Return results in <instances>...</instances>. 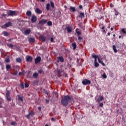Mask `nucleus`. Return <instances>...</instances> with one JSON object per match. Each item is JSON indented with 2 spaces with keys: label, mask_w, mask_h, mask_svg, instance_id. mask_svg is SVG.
<instances>
[{
  "label": "nucleus",
  "mask_w": 126,
  "mask_h": 126,
  "mask_svg": "<svg viewBox=\"0 0 126 126\" xmlns=\"http://www.w3.org/2000/svg\"><path fill=\"white\" fill-rule=\"evenodd\" d=\"M71 100L70 97L68 95L64 96L61 100V103L64 106L67 105L68 102Z\"/></svg>",
  "instance_id": "1"
},
{
  "label": "nucleus",
  "mask_w": 126,
  "mask_h": 126,
  "mask_svg": "<svg viewBox=\"0 0 126 126\" xmlns=\"http://www.w3.org/2000/svg\"><path fill=\"white\" fill-rule=\"evenodd\" d=\"M17 100L19 102V104L20 105H21L23 104L24 102V99H23V96H22L21 95H17Z\"/></svg>",
  "instance_id": "2"
},
{
  "label": "nucleus",
  "mask_w": 126,
  "mask_h": 126,
  "mask_svg": "<svg viewBox=\"0 0 126 126\" xmlns=\"http://www.w3.org/2000/svg\"><path fill=\"white\" fill-rule=\"evenodd\" d=\"M16 13V12H15V11H12V10H9L7 12V14L8 16H14Z\"/></svg>",
  "instance_id": "3"
},
{
  "label": "nucleus",
  "mask_w": 126,
  "mask_h": 126,
  "mask_svg": "<svg viewBox=\"0 0 126 126\" xmlns=\"http://www.w3.org/2000/svg\"><path fill=\"white\" fill-rule=\"evenodd\" d=\"M10 92L7 91L6 93V98L7 101H11V98L10 97Z\"/></svg>",
  "instance_id": "4"
},
{
  "label": "nucleus",
  "mask_w": 126,
  "mask_h": 126,
  "mask_svg": "<svg viewBox=\"0 0 126 126\" xmlns=\"http://www.w3.org/2000/svg\"><path fill=\"white\" fill-rule=\"evenodd\" d=\"M82 83L84 85H87L90 84L91 82L89 80L85 79L82 81Z\"/></svg>",
  "instance_id": "5"
},
{
  "label": "nucleus",
  "mask_w": 126,
  "mask_h": 126,
  "mask_svg": "<svg viewBox=\"0 0 126 126\" xmlns=\"http://www.w3.org/2000/svg\"><path fill=\"white\" fill-rule=\"evenodd\" d=\"M9 26H11V22H8V23L3 25L2 26V28H3V29L7 28V27H9Z\"/></svg>",
  "instance_id": "6"
},
{
  "label": "nucleus",
  "mask_w": 126,
  "mask_h": 126,
  "mask_svg": "<svg viewBox=\"0 0 126 126\" xmlns=\"http://www.w3.org/2000/svg\"><path fill=\"white\" fill-rule=\"evenodd\" d=\"M63 63L64 62V59L63 56H60L57 58V62Z\"/></svg>",
  "instance_id": "7"
},
{
  "label": "nucleus",
  "mask_w": 126,
  "mask_h": 126,
  "mask_svg": "<svg viewBox=\"0 0 126 126\" xmlns=\"http://www.w3.org/2000/svg\"><path fill=\"white\" fill-rule=\"evenodd\" d=\"M41 58L40 57H37L34 60L35 63L37 64L41 62Z\"/></svg>",
  "instance_id": "8"
},
{
  "label": "nucleus",
  "mask_w": 126,
  "mask_h": 126,
  "mask_svg": "<svg viewBox=\"0 0 126 126\" xmlns=\"http://www.w3.org/2000/svg\"><path fill=\"white\" fill-rule=\"evenodd\" d=\"M26 61L28 62H32L33 61V58L31 56H27L26 57Z\"/></svg>",
  "instance_id": "9"
},
{
  "label": "nucleus",
  "mask_w": 126,
  "mask_h": 126,
  "mask_svg": "<svg viewBox=\"0 0 126 126\" xmlns=\"http://www.w3.org/2000/svg\"><path fill=\"white\" fill-rule=\"evenodd\" d=\"M36 21H37V17H36V16L35 15L32 16L31 19L32 22V23H36Z\"/></svg>",
  "instance_id": "10"
},
{
  "label": "nucleus",
  "mask_w": 126,
  "mask_h": 126,
  "mask_svg": "<svg viewBox=\"0 0 126 126\" xmlns=\"http://www.w3.org/2000/svg\"><path fill=\"white\" fill-rule=\"evenodd\" d=\"M57 74H58V76L60 77L61 76H62V73H63V71L62 70L60 69H58L57 71Z\"/></svg>",
  "instance_id": "11"
},
{
  "label": "nucleus",
  "mask_w": 126,
  "mask_h": 126,
  "mask_svg": "<svg viewBox=\"0 0 126 126\" xmlns=\"http://www.w3.org/2000/svg\"><path fill=\"white\" fill-rule=\"evenodd\" d=\"M47 22V20L42 19L39 22V25L45 24Z\"/></svg>",
  "instance_id": "12"
},
{
  "label": "nucleus",
  "mask_w": 126,
  "mask_h": 126,
  "mask_svg": "<svg viewBox=\"0 0 126 126\" xmlns=\"http://www.w3.org/2000/svg\"><path fill=\"white\" fill-rule=\"evenodd\" d=\"M40 39L43 41L45 42L46 38L45 36H43V35H39Z\"/></svg>",
  "instance_id": "13"
},
{
  "label": "nucleus",
  "mask_w": 126,
  "mask_h": 126,
  "mask_svg": "<svg viewBox=\"0 0 126 126\" xmlns=\"http://www.w3.org/2000/svg\"><path fill=\"white\" fill-rule=\"evenodd\" d=\"M29 41L30 43H35V38L34 37H31L29 39Z\"/></svg>",
  "instance_id": "14"
},
{
  "label": "nucleus",
  "mask_w": 126,
  "mask_h": 126,
  "mask_svg": "<svg viewBox=\"0 0 126 126\" xmlns=\"http://www.w3.org/2000/svg\"><path fill=\"white\" fill-rule=\"evenodd\" d=\"M30 32H31V30L28 29L25 31L24 34L26 35H27L30 34Z\"/></svg>",
  "instance_id": "15"
},
{
  "label": "nucleus",
  "mask_w": 126,
  "mask_h": 126,
  "mask_svg": "<svg viewBox=\"0 0 126 126\" xmlns=\"http://www.w3.org/2000/svg\"><path fill=\"white\" fill-rule=\"evenodd\" d=\"M35 12L38 14H42V12L38 8H37L35 10Z\"/></svg>",
  "instance_id": "16"
},
{
  "label": "nucleus",
  "mask_w": 126,
  "mask_h": 126,
  "mask_svg": "<svg viewBox=\"0 0 126 126\" xmlns=\"http://www.w3.org/2000/svg\"><path fill=\"white\" fill-rule=\"evenodd\" d=\"M66 28L67 29V31L68 32L70 33V32H72V29L71 27H67Z\"/></svg>",
  "instance_id": "17"
},
{
  "label": "nucleus",
  "mask_w": 126,
  "mask_h": 126,
  "mask_svg": "<svg viewBox=\"0 0 126 126\" xmlns=\"http://www.w3.org/2000/svg\"><path fill=\"white\" fill-rule=\"evenodd\" d=\"M69 10L70 11H72L73 12H74L76 11L75 8L74 7H72V6H70V7L69 8Z\"/></svg>",
  "instance_id": "18"
},
{
  "label": "nucleus",
  "mask_w": 126,
  "mask_h": 126,
  "mask_svg": "<svg viewBox=\"0 0 126 126\" xmlns=\"http://www.w3.org/2000/svg\"><path fill=\"white\" fill-rule=\"evenodd\" d=\"M78 17L79 18H84L85 17V14H84V13L81 12V13H80V15Z\"/></svg>",
  "instance_id": "19"
},
{
  "label": "nucleus",
  "mask_w": 126,
  "mask_h": 126,
  "mask_svg": "<svg viewBox=\"0 0 126 126\" xmlns=\"http://www.w3.org/2000/svg\"><path fill=\"white\" fill-rule=\"evenodd\" d=\"M2 34H3L4 36H8V35H9V33L7 32L6 31H3L2 32Z\"/></svg>",
  "instance_id": "20"
},
{
  "label": "nucleus",
  "mask_w": 126,
  "mask_h": 126,
  "mask_svg": "<svg viewBox=\"0 0 126 126\" xmlns=\"http://www.w3.org/2000/svg\"><path fill=\"white\" fill-rule=\"evenodd\" d=\"M10 68H11V66H10V65L9 64L6 65V70H7V71H8V70H9Z\"/></svg>",
  "instance_id": "21"
},
{
  "label": "nucleus",
  "mask_w": 126,
  "mask_h": 126,
  "mask_svg": "<svg viewBox=\"0 0 126 126\" xmlns=\"http://www.w3.org/2000/svg\"><path fill=\"white\" fill-rule=\"evenodd\" d=\"M93 57L94 58V63H96L97 62V59L98 58V56L94 55H93Z\"/></svg>",
  "instance_id": "22"
},
{
  "label": "nucleus",
  "mask_w": 126,
  "mask_h": 126,
  "mask_svg": "<svg viewBox=\"0 0 126 126\" xmlns=\"http://www.w3.org/2000/svg\"><path fill=\"white\" fill-rule=\"evenodd\" d=\"M16 62L19 63H22V60H21V58H18L16 59Z\"/></svg>",
  "instance_id": "23"
},
{
  "label": "nucleus",
  "mask_w": 126,
  "mask_h": 126,
  "mask_svg": "<svg viewBox=\"0 0 126 126\" xmlns=\"http://www.w3.org/2000/svg\"><path fill=\"white\" fill-rule=\"evenodd\" d=\"M26 14L28 16L30 17L31 15H32V13L31 11H27Z\"/></svg>",
  "instance_id": "24"
},
{
  "label": "nucleus",
  "mask_w": 126,
  "mask_h": 126,
  "mask_svg": "<svg viewBox=\"0 0 126 126\" xmlns=\"http://www.w3.org/2000/svg\"><path fill=\"white\" fill-rule=\"evenodd\" d=\"M104 99V98L103 96H101L100 98H98L97 99V101L98 102H100L101 101L103 100Z\"/></svg>",
  "instance_id": "25"
},
{
  "label": "nucleus",
  "mask_w": 126,
  "mask_h": 126,
  "mask_svg": "<svg viewBox=\"0 0 126 126\" xmlns=\"http://www.w3.org/2000/svg\"><path fill=\"white\" fill-rule=\"evenodd\" d=\"M72 46L73 47L74 50H75L76 49L77 46L75 43H73L72 44Z\"/></svg>",
  "instance_id": "26"
},
{
  "label": "nucleus",
  "mask_w": 126,
  "mask_h": 126,
  "mask_svg": "<svg viewBox=\"0 0 126 126\" xmlns=\"http://www.w3.org/2000/svg\"><path fill=\"white\" fill-rule=\"evenodd\" d=\"M113 49L115 53H117L118 52V50L116 49V47L115 45L113 46Z\"/></svg>",
  "instance_id": "27"
},
{
  "label": "nucleus",
  "mask_w": 126,
  "mask_h": 126,
  "mask_svg": "<svg viewBox=\"0 0 126 126\" xmlns=\"http://www.w3.org/2000/svg\"><path fill=\"white\" fill-rule=\"evenodd\" d=\"M30 115L32 117H33L34 115H35V112L33 111H31V112H29Z\"/></svg>",
  "instance_id": "28"
},
{
  "label": "nucleus",
  "mask_w": 126,
  "mask_h": 126,
  "mask_svg": "<svg viewBox=\"0 0 126 126\" xmlns=\"http://www.w3.org/2000/svg\"><path fill=\"white\" fill-rule=\"evenodd\" d=\"M50 5L49 3H47V4H46V9H47V10H49V9H50Z\"/></svg>",
  "instance_id": "29"
},
{
  "label": "nucleus",
  "mask_w": 126,
  "mask_h": 126,
  "mask_svg": "<svg viewBox=\"0 0 126 126\" xmlns=\"http://www.w3.org/2000/svg\"><path fill=\"white\" fill-rule=\"evenodd\" d=\"M38 76V74L36 72L34 73L33 75V76L35 78H37Z\"/></svg>",
  "instance_id": "30"
},
{
  "label": "nucleus",
  "mask_w": 126,
  "mask_h": 126,
  "mask_svg": "<svg viewBox=\"0 0 126 126\" xmlns=\"http://www.w3.org/2000/svg\"><path fill=\"white\" fill-rule=\"evenodd\" d=\"M94 66L97 67L99 66V63L97 62H94Z\"/></svg>",
  "instance_id": "31"
},
{
  "label": "nucleus",
  "mask_w": 126,
  "mask_h": 126,
  "mask_svg": "<svg viewBox=\"0 0 126 126\" xmlns=\"http://www.w3.org/2000/svg\"><path fill=\"white\" fill-rule=\"evenodd\" d=\"M25 72V71L23 70L22 72L19 73V75L21 76V75L24 74Z\"/></svg>",
  "instance_id": "32"
},
{
  "label": "nucleus",
  "mask_w": 126,
  "mask_h": 126,
  "mask_svg": "<svg viewBox=\"0 0 126 126\" xmlns=\"http://www.w3.org/2000/svg\"><path fill=\"white\" fill-rule=\"evenodd\" d=\"M50 4L51 7L54 8L55 7L54 4L52 1H50Z\"/></svg>",
  "instance_id": "33"
},
{
  "label": "nucleus",
  "mask_w": 126,
  "mask_h": 126,
  "mask_svg": "<svg viewBox=\"0 0 126 126\" xmlns=\"http://www.w3.org/2000/svg\"><path fill=\"white\" fill-rule=\"evenodd\" d=\"M122 32H123V34H126V31H125V29H123L121 30Z\"/></svg>",
  "instance_id": "34"
},
{
  "label": "nucleus",
  "mask_w": 126,
  "mask_h": 126,
  "mask_svg": "<svg viewBox=\"0 0 126 126\" xmlns=\"http://www.w3.org/2000/svg\"><path fill=\"white\" fill-rule=\"evenodd\" d=\"M47 25H48V26H51L52 25V22H51V21H49V22H48Z\"/></svg>",
  "instance_id": "35"
},
{
  "label": "nucleus",
  "mask_w": 126,
  "mask_h": 126,
  "mask_svg": "<svg viewBox=\"0 0 126 126\" xmlns=\"http://www.w3.org/2000/svg\"><path fill=\"white\" fill-rule=\"evenodd\" d=\"M77 30H78V29H77L76 30V33H77L78 35H81V32H80L79 31H77Z\"/></svg>",
  "instance_id": "36"
},
{
  "label": "nucleus",
  "mask_w": 126,
  "mask_h": 126,
  "mask_svg": "<svg viewBox=\"0 0 126 126\" xmlns=\"http://www.w3.org/2000/svg\"><path fill=\"white\" fill-rule=\"evenodd\" d=\"M20 87L23 89H24V84L22 83L20 84Z\"/></svg>",
  "instance_id": "37"
},
{
  "label": "nucleus",
  "mask_w": 126,
  "mask_h": 126,
  "mask_svg": "<svg viewBox=\"0 0 126 126\" xmlns=\"http://www.w3.org/2000/svg\"><path fill=\"white\" fill-rule=\"evenodd\" d=\"M115 14L116 16H117L119 14V12L117 10H115Z\"/></svg>",
  "instance_id": "38"
},
{
  "label": "nucleus",
  "mask_w": 126,
  "mask_h": 126,
  "mask_svg": "<svg viewBox=\"0 0 126 126\" xmlns=\"http://www.w3.org/2000/svg\"><path fill=\"white\" fill-rule=\"evenodd\" d=\"M8 47H9V48H12L13 47V45L11 44H7Z\"/></svg>",
  "instance_id": "39"
},
{
  "label": "nucleus",
  "mask_w": 126,
  "mask_h": 126,
  "mask_svg": "<svg viewBox=\"0 0 126 126\" xmlns=\"http://www.w3.org/2000/svg\"><path fill=\"white\" fill-rule=\"evenodd\" d=\"M25 88H28L29 87V85H28V84L27 83H25Z\"/></svg>",
  "instance_id": "40"
},
{
  "label": "nucleus",
  "mask_w": 126,
  "mask_h": 126,
  "mask_svg": "<svg viewBox=\"0 0 126 126\" xmlns=\"http://www.w3.org/2000/svg\"><path fill=\"white\" fill-rule=\"evenodd\" d=\"M102 77L105 79L107 78V76L105 73L103 74Z\"/></svg>",
  "instance_id": "41"
},
{
  "label": "nucleus",
  "mask_w": 126,
  "mask_h": 126,
  "mask_svg": "<svg viewBox=\"0 0 126 126\" xmlns=\"http://www.w3.org/2000/svg\"><path fill=\"white\" fill-rule=\"evenodd\" d=\"M5 62L6 63H9V59H8V58L5 59Z\"/></svg>",
  "instance_id": "42"
},
{
  "label": "nucleus",
  "mask_w": 126,
  "mask_h": 126,
  "mask_svg": "<svg viewBox=\"0 0 126 126\" xmlns=\"http://www.w3.org/2000/svg\"><path fill=\"white\" fill-rule=\"evenodd\" d=\"M101 29L103 30V32H104V33H105V32H106V31H105V30H104V29H105V27H104V26H103V27Z\"/></svg>",
  "instance_id": "43"
},
{
  "label": "nucleus",
  "mask_w": 126,
  "mask_h": 126,
  "mask_svg": "<svg viewBox=\"0 0 126 126\" xmlns=\"http://www.w3.org/2000/svg\"><path fill=\"white\" fill-rule=\"evenodd\" d=\"M15 124L16 123L14 122H12L11 123V126H15Z\"/></svg>",
  "instance_id": "44"
},
{
  "label": "nucleus",
  "mask_w": 126,
  "mask_h": 126,
  "mask_svg": "<svg viewBox=\"0 0 126 126\" xmlns=\"http://www.w3.org/2000/svg\"><path fill=\"white\" fill-rule=\"evenodd\" d=\"M26 118H27L28 119H30V114L29 113V114L27 115H26Z\"/></svg>",
  "instance_id": "45"
},
{
  "label": "nucleus",
  "mask_w": 126,
  "mask_h": 126,
  "mask_svg": "<svg viewBox=\"0 0 126 126\" xmlns=\"http://www.w3.org/2000/svg\"><path fill=\"white\" fill-rule=\"evenodd\" d=\"M38 72L40 73L41 74L43 72L42 69L39 70L38 71Z\"/></svg>",
  "instance_id": "46"
},
{
  "label": "nucleus",
  "mask_w": 126,
  "mask_h": 126,
  "mask_svg": "<svg viewBox=\"0 0 126 126\" xmlns=\"http://www.w3.org/2000/svg\"><path fill=\"white\" fill-rule=\"evenodd\" d=\"M103 106V103H100L99 104V106H100V107H102Z\"/></svg>",
  "instance_id": "47"
},
{
  "label": "nucleus",
  "mask_w": 126,
  "mask_h": 126,
  "mask_svg": "<svg viewBox=\"0 0 126 126\" xmlns=\"http://www.w3.org/2000/svg\"><path fill=\"white\" fill-rule=\"evenodd\" d=\"M82 39V37L81 36H78V40L79 41L81 40Z\"/></svg>",
  "instance_id": "48"
},
{
  "label": "nucleus",
  "mask_w": 126,
  "mask_h": 126,
  "mask_svg": "<svg viewBox=\"0 0 126 126\" xmlns=\"http://www.w3.org/2000/svg\"><path fill=\"white\" fill-rule=\"evenodd\" d=\"M98 62H99V63H102V62L101 61H100L99 58H98Z\"/></svg>",
  "instance_id": "49"
},
{
  "label": "nucleus",
  "mask_w": 126,
  "mask_h": 126,
  "mask_svg": "<svg viewBox=\"0 0 126 126\" xmlns=\"http://www.w3.org/2000/svg\"><path fill=\"white\" fill-rule=\"evenodd\" d=\"M50 41H51V42H53V41H54V39H53V37L51 38V39H50Z\"/></svg>",
  "instance_id": "50"
},
{
  "label": "nucleus",
  "mask_w": 126,
  "mask_h": 126,
  "mask_svg": "<svg viewBox=\"0 0 126 126\" xmlns=\"http://www.w3.org/2000/svg\"><path fill=\"white\" fill-rule=\"evenodd\" d=\"M5 16H6V14H2V17H5Z\"/></svg>",
  "instance_id": "51"
},
{
  "label": "nucleus",
  "mask_w": 126,
  "mask_h": 126,
  "mask_svg": "<svg viewBox=\"0 0 126 126\" xmlns=\"http://www.w3.org/2000/svg\"><path fill=\"white\" fill-rule=\"evenodd\" d=\"M38 109L39 111H41V107L40 106H39V107H38Z\"/></svg>",
  "instance_id": "52"
},
{
  "label": "nucleus",
  "mask_w": 126,
  "mask_h": 126,
  "mask_svg": "<svg viewBox=\"0 0 126 126\" xmlns=\"http://www.w3.org/2000/svg\"><path fill=\"white\" fill-rule=\"evenodd\" d=\"M51 121H55L56 120H55V118H52L51 119Z\"/></svg>",
  "instance_id": "53"
},
{
  "label": "nucleus",
  "mask_w": 126,
  "mask_h": 126,
  "mask_svg": "<svg viewBox=\"0 0 126 126\" xmlns=\"http://www.w3.org/2000/svg\"><path fill=\"white\" fill-rule=\"evenodd\" d=\"M79 8H80V9H82V8H83L82 5H80L79 6Z\"/></svg>",
  "instance_id": "54"
},
{
  "label": "nucleus",
  "mask_w": 126,
  "mask_h": 126,
  "mask_svg": "<svg viewBox=\"0 0 126 126\" xmlns=\"http://www.w3.org/2000/svg\"><path fill=\"white\" fill-rule=\"evenodd\" d=\"M46 102L47 103H48L49 102V100L48 99H46Z\"/></svg>",
  "instance_id": "55"
},
{
  "label": "nucleus",
  "mask_w": 126,
  "mask_h": 126,
  "mask_svg": "<svg viewBox=\"0 0 126 126\" xmlns=\"http://www.w3.org/2000/svg\"><path fill=\"white\" fill-rule=\"evenodd\" d=\"M41 2H44L45 0H39Z\"/></svg>",
  "instance_id": "56"
},
{
  "label": "nucleus",
  "mask_w": 126,
  "mask_h": 126,
  "mask_svg": "<svg viewBox=\"0 0 126 126\" xmlns=\"http://www.w3.org/2000/svg\"><path fill=\"white\" fill-rule=\"evenodd\" d=\"M16 68H19V69H20V67L19 66H16Z\"/></svg>",
  "instance_id": "57"
},
{
  "label": "nucleus",
  "mask_w": 126,
  "mask_h": 126,
  "mask_svg": "<svg viewBox=\"0 0 126 126\" xmlns=\"http://www.w3.org/2000/svg\"><path fill=\"white\" fill-rule=\"evenodd\" d=\"M101 63L102 64V65L105 66V64L103 63V62Z\"/></svg>",
  "instance_id": "58"
},
{
  "label": "nucleus",
  "mask_w": 126,
  "mask_h": 126,
  "mask_svg": "<svg viewBox=\"0 0 126 126\" xmlns=\"http://www.w3.org/2000/svg\"><path fill=\"white\" fill-rule=\"evenodd\" d=\"M122 38V36H121V35H120V36H119V39H120V38Z\"/></svg>",
  "instance_id": "59"
},
{
  "label": "nucleus",
  "mask_w": 126,
  "mask_h": 126,
  "mask_svg": "<svg viewBox=\"0 0 126 126\" xmlns=\"http://www.w3.org/2000/svg\"><path fill=\"white\" fill-rule=\"evenodd\" d=\"M8 42H10V41H11V39H9L8 40Z\"/></svg>",
  "instance_id": "60"
},
{
  "label": "nucleus",
  "mask_w": 126,
  "mask_h": 126,
  "mask_svg": "<svg viewBox=\"0 0 126 126\" xmlns=\"http://www.w3.org/2000/svg\"><path fill=\"white\" fill-rule=\"evenodd\" d=\"M107 34H108V36H109L110 35V33L108 32Z\"/></svg>",
  "instance_id": "61"
},
{
  "label": "nucleus",
  "mask_w": 126,
  "mask_h": 126,
  "mask_svg": "<svg viewBox=\"0 0 126 126\" xmlns=\"http://www.w3.org/2000/svg\"><path fill=\"white\" fill-rule=\"evenodd\" d=\"M111 30L112 31H113V28H111Z\"/></svg>",
  "instance_id": "62"
},
{
  "label": "nucleus",
  "mask_w": 126,
  "mask_h": 126,
  "mask_svg": "<svg viewBox=\"0 0 126 126\" xmlns=\"http://www.w3.org/2000/svg\"><path fill=\"white\" fill-rule=\"evenodd\" d=\"M69 59L70 61H71L72 60L71 58H69Z\"/></svg>",
  "instance_id": "63"
},
{
  "label": "nucleus",
  "mask_w": 126,
  "mask_h": 126,
  "mask_svg": "<svg viewBox=\"0 0 126 126\" xmlns=\"http://www.w3.org/2000/svg\"><path fill=\"white\" fill-rule=\"evenodd\" d=\"M124 78L126 79V74L125 75Z\"/></svg>",
  "instance_id": "64"
}]
</instances>
